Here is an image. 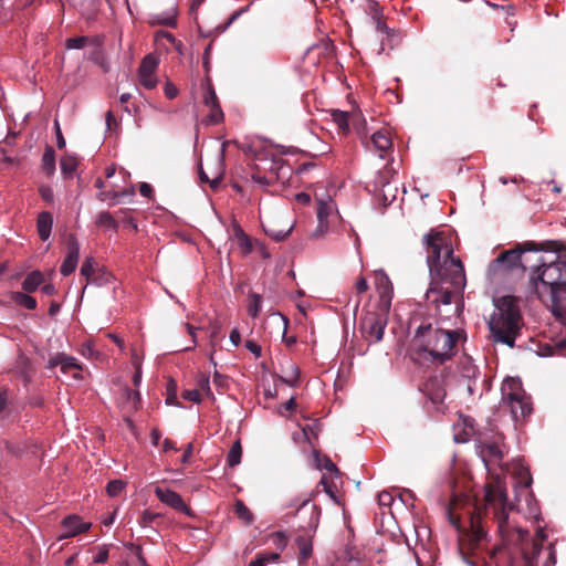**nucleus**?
Listing matches in <instances>:
<instances>
[{"instance_id":"c9c22d12","label":"nucleus","mask_w":566,"mask_h":566,"mask_svg":"<svg viewBox=\"0 0 566 566\" xmlns=\"http://www.w3.org/2000/svg\"><path fill=\"white\" fill-rule=\"evenodd\" d=\"M394 174H395V171L392 169L385 167L384 170H380L378 172L376 180H375V186L377 188L386 187L389 184L390 178L392 177Z\"/></svg>"},{"instance_id":"0eeeda50","label":"nucleus","mask_w":566,"mask_h":566,"mask_svg":"<svg viewBox=\"0 0 566 566\" xmlns=\"http://www.w3.org/2000/svg\"><path fill=\"white\" fill-rule=\"evenodd\" d=\"M296 513L308 516V520L300 525L303 534L297 535L295 539L300 551L298 563L302 565L312 556L313 547L311 538L318 526L321 509L315 504H310L308 499H304L301 501Z\"/></svg>"},{"instance_id":"49530a36","label":"nucleus","mask_w":566,"mask_h":566,"mask_svg":"<svg viewBox=\"0 0 566 566\" xmlns=\"http://www.w3.org/2000/svg\"><path fill=\"white\" fill-rule=\"evenodd\" d=\"M248 9H249V6H248V7H244V8H241V9H239V10H237V11H234V12L229 17L228 21H227L223 25H219L218 28H219L221 31L227 30V29H228V28H229V27H230L234 21H237V20H238V18H239L242 13L247 12V11H248Z\"/></svg>"},{"instance_id":"69168bd1","label":"nucleus","mask_w":566,"mask_h":566,"mask_svg":"<svg viewBox=\"0 0 566 566\" xmlns=\"http://www.w3.org/2000/svg\"><path fill=\"white\" fill-rule=\"evenodd\" d=\"M61 353L56 354L55 356L51 357L48 361L46 368L52 369L56 366L61 367L62 364Z\"/></svg>"},{"instance_id":"7ed1b4c3","label":"nucleus","mask_w":566,"mask_h":566,"mask_svg":"<svg viewBox=\"0 0 566 566\" xmlns=\"http://www.w3.org/2000/svg\"><path fill=\"white\" fill-rule=\"evenodd\" d=\"M462 337L465 338L462 329L448 331L426 324L417 328L411 347L418 360L442 365L457 354Z\"/></svg>"},{"instance_id":"ea45409f","label":"nucleus","mask_w":566,"mask_h":566,"mask_svg":"<svg viewBox=\"0 0 566 566\" xmlns=\"http://www.w3.org/2000/svg\"><path fill=\"white\" fill-rule=\"evenodd\" d=\"M90 42L88 36H76L66 40L65 45L67 49H82Z\"/></svg>"},{"instance_id":"338daca9","label":"nucleus","mask_w":566,"mask_h":566,"mask_svg":"<svg viewBox=\"0 0 566 566\" xmlns=\"http://www.w3.org/2000/svg\"><path fill=\"white\" fill-rule=\"evenodd\" d=\"M108 559V551L107 549H101L97 555L94 557V563L102 564L105 563Z\"/></svg>"},{"instance_id":"4be33fe9","label":"nucleus","mask_w":566,"mask_h":566,"mask_svg":"<svg viewBox=\"0 0 566 566\" xmlns=\"http://www.w3.org/2000/svg\"><path fill=\"white\" fill-rule=\"evenodd\" d=\"M333 122L337 125L339 132L343 134H346L349 132V113L339 111V109H333L331 113Z\"/></svg>"},{"instance_id":"a19ab883","label":"nucleus","mask_w":566,"mask_h":566,"mask_svg":"<svg viewBox=\"0 0 566 566\" xmlns=\"http://www.w3.org/2000/svg\"><path fill=\"white\" fill-rule=\"evenodd\" d=\"M95 261L93 258L88 256L84 260L81 266V274L85 276L87 281L91 280L92 274L94 273Z\"/></svg>"},{"instance_id":"f3484780","label":"nucleus","mask_w":566,"mask_h":566,"mask_svg":"<svg viewBox=\"0 0 566 566\" xmlns=\"http://www.w3.org/2000/svg\"><path fill=\"white\" fill-rule=\"evenodd\" d=\"M503 446H501L497 441L493 442H483L481 446V457L485 463L493 462L500 463V461L504 458L505 450H503Z\"/></svg>"},{"instance_id":"4d7b16f0","label":"nucleus","mask_w":566,"mask_h":566,"mask_svg":"<svg viewBox=\"0 0 566 566\" xmlns=\"http://www.w3.org/2000/svg\"><path fill=\"white\" fill-rule=\"evenodd\" d=\"M164 92L168 99H174L178 95L177 87L169 82L165 84Z\"/></svg>"},{"instance_id":"9d476101","label":"nucleus","mask_w":566,"mask_h":566,"mask_svg":"<svg viewBox=\"0 0 566 566\" xmlns=\"http://www.w3.org/2000/svg\"><path fill=\"white\" fill-rule=\"evenodd\" d=\"M387 325L385 315L368 313L361 321L360 328L369 342H379L382 339L384 331Z\"/></svg>"},{"instance_id":"aec40b11","label":"nucleus","mask_w":566,"mask_h":566,"mask_svg":"<svg viewBox=\"0 0 566 566\" xmlns=\"http://www.w3.org/2000/svg\"><path fill=\"white\" fill-rule=\"evenodd\" d=\"M218 170L213 174L212 178H210L206 171L203 170L201 164L199 165V179L201 182L210 184L212 188H217L222 180L223 176V157L222 155L217 159Z\"/></svg>"},{"instance_id":"dca6fc26","label":"nucleus","mask_w":566,"mask_h":566,"mask_svg":"<svg viewBox=\"0 0 566 566\" xmlns=\"http://www.w3.org/2000/svg\"><path fill=\"white\" fill-rule=\"evenodd\" d=\"M62 526L65 533L61 535V538H70L87 532L92 524L83 522L77 515H69L63 518Z\"/></svg>"},{"instance_id":"4468645a","label":"nucleus","mask_w":566,"mask_h":566,"mask_svg":"<svg viewBox=\"0 0 566 566\" xmlns=\"http://www.w3.org/2000/svg\"><path fill=\"white\" fill-rule=\"evenodd\" d=\"M157 66H158V61L154 55L147 54L143 59V61L139 65V69H138V78H139L140 84L145 88L151 90V88L156 87L157 80L155 77V71H156Z\"/></svg>"},{"instance_id":"864d4df0","label":"nucleus","mask_w":566,"mask_h":566,"mask_svg":"<svg viewBox=\"0 0 566 566\" xmlns=\"http://www.w3.org/2000/svg\"><path fill=\"white\" fill-rule=\"evenodd\" d=\"M368 287L369 286H368L366 279L364 276H359L355 284V290H356L357 295H360V294L367 292Z\"/></svg>"},{"instance_id":"f257e3e1","label":"nucleus","mask_w":566,"mask_h":566,"mask_svg":"<svg viewBox=\"0 0 566 566\" xmlns=\"http://www.w3.org/2000/svg\"><path fill=\"white\" fill-rule=\"evenodd\" d=\"M485 505L467 504L458 511L451 502L447 509L450 524L458 532V548L462 559L471 566H510V547L518 549L523 566H536L543 552L545 534L541 530L530 541L527 530L511 525L507 511L513 504L507 502L505 490L499 482L485 485Z\"/></svg>"},{"instance_id":"cd10ccee","label":"nucleus","mask_w":566,"mask_h":566,"mask_svg":"<svg viewBox=\"0 0 566 566\" xmlns=\"http://www.w3.org/2000/svg\"><path fill=\"white\" fill-rule=\"evenodd\" d=\"M280 558V555L274 552H262L259 553L255 558L249 564V566H266L270 563H274Z\"/></svg>"},{"instance_id":"bf43d9fd","label":"nucleus","mask_w":566,"mask_h":566,"mask_svg":"<svg viewBox=\"0 0 566 566\" xmlns=\"http://www.w3.org/2000/svg\"><path fill=\"white\" fill-rule=\"evenodd\" d=\"M55 132H56V146L59 149H63L65 147V139L63 137V134L61 132L57 120H55Z\"/></svg>"},{"instance_id":"e2e57ef3","label":"nucleus","mask_w":566,"mask_h":566,"mask_svg":"<svg viewBox=\"0 0 566 566\" xmlns=\"http://www.w3.org/2000/svg\"><path fill=\"white\" fill-rule=\"evenodd\" d=\"M139 192L143 197L150 198L154 192V189L149 184L142 182L139 186Z\"/></svg>"},{"instance_id":"f704fd0d","label":"nucleus","mask_w":566,"mask_h":566,"mask_svg":"<svg viewBox=\"0 0 566 566\" xmlns=\"http://www.w3.org/2000/svg\"><path fill=\"white\" fill-rule=\"evenodd\" d=\"M235 234L238 238L239 247L241 248L244 254H249L252 251V243L249 237L243 232V230L238 227L235 229Z\"/></svg>"},{"instance_id":"20e7f679","label":"nucleus","mask_w":566,"mask_h":566,"mask_svg":"<svg viewBox=\"0 0 566 566\" xmlns=\"http://www.w3.org/2000/svg\"><path fill=\"white\" fill-rule=\"evenodd\" d=\"M427 251V264L431 277H450L458 289L465 286L464 266L453 256V248L444 232L431 231L423 237Z\"/></svg>"},{"instance_id":"473e14b6","label":"nucleus","mask_w":566,"mask_h":566,"mask_svg":"<svg viewBox=\"0 0 566 566\" xmlns=\"http://www.w3.org/2000/svg\"><path fill=\"white\" fill-rule=\"evenodd\" d=\"M262 297L256 293L249 295L248 313L252 317H256L261 311Z\"/></svg>"},{"instance_id":"2f4dec72","label":"nucleus","mask_w":566,"mask_h":566,"mask_svg":"<svg viewBox=\"0 0 566 566\" xmlns=\"http://www.w3.org/2000/svg\"><path fill=\"white\" fill-rule=\"evenodd\" d=\"M234 512L237 516L243 520L245 523H252L253 514L249 510V507L241 500H237L234 504Z\"/></svg>"},{"instance_id":"72a5a7b5","label":"nucleus","mask_w":566,"mask_h":566,"mask_svg":"<svg viewBox=\"0 0 566 566\" xmlns=\"http://www.w3.org/2000/svg\"><path fill=\"white\" fill-rule=\"evenodd\" d=\"M61 358L63 360L61 364V371L63 374H67L72 369L82 370V366L76 361L74 357L61 353Z\"/></svg>"},{"instance_id":"680f3d73","label":"nucleus","mask_w":566,"mask_h":566,"mask_svg":"<svg viewBox=\"0 0 566 566\" xmlns=\"http://www.w3.org/2000/svg\"><path fill=\"white\" fill-rule=\"evenodd\" d=\"M155 38H156L157 41L159 39H165V40H167L171 44L176 43L175 36L170 32H167V31H158V32H156Z\"/></svg>"},{"instance_id":"79ce46f5","label":"nucleus","mask_w":566,"mask_h":566,"mask_svg":"<svg viewBox=\"0 0 566 566\" xmlns=\"http://www.w3.org/2000/svg\"><path fill=\"white\" fill-rule=\"evenodd\" d=\"M298 377H300V369L297 366L295 365H291V375L290 376H286V377H281V380L291 386V387H294L297 385L298 382Z\"/></svg>"},{"instance_id":"603ef678","label":"nucleus","mask_w":566,"mask_h":566,"mask_svg":"<svg viewBox=\"0 0 566 566\" xmlns=\"http://www.w3.org/2000/svg\"><path fill=\"white\" fill-rule=\"evenodd\" d=\"M392 501V495L389 492L384 491L378 494V503L380 506H390Z\"/></svg>"},{"instance_id":"09e8293b","label":"nucleus","mask_w":566,"mask_h":566,"mask_svg":"<svg viewBox=\"0 0 566 566\" xmlns=\"http://www.w3.org/2000/svg\"><path fill=\"white\" fill-rule=\"evenodd\" d=\"M182 398L199 403L201 401V392L198 389H188L182 392Z\"/></svg>"},{"instance_id":"bb28decb","label":"nucleus","mask_w":566,"mask_h":566,"mask_svg":"<svg viewBox=\"0 0 566 566\" xmlns=\"http://www.w3.org/2000/svg\"><path fill=\"white\" fill-rule=\"evenodd\" d=\"M150 24H159L165 27L174 28L177 24L175 8L171 9L170 13L167 14H154L149 20Z\"/></svg>"},{"instance_id":"052dcab7","label":"nucleus","mask_w":566,"mask_h":566,"mask_svg":"<svg viewBox=\"0 0 566 566\" xmlns=\"http://www.w3.org/2000/svg\"><path fill=\"white\" fill-rule=\"evenodd\" d=\"M245 347L249 349L252 354H254L255 357L261 356V347L253 340L248 339L245 342Z\"/></svg>"},{"instance_id":"58836bf2","label":"nucleus","mask_w":566,"mask_h":566,"mask_svg":"<svg viewBox=\"0 0 566 566\" xmlns=\"http://www.w3.org/2000/svg\"><path fill=\"white\" fill-rule=\"evenodd\" d=\"M319 431V423L315 420L312 424H305L302 427V432L307 441H311V438H317Z\"/></svg>"},{"instance_id":"2eb2a0df","label":"nucleus","mask_w":566,"mask_h":566,"mask_svg":"<svg viewBox=\"0 0 566 566\" xmlns=\"http://www.w3.org/2000/svg\"><path fill=\"white\" fill-rule=\"evenodd\" d=\"M80 256V243L74 234H70L66 239V256L61 265V274L69 276L77 266Z\"/></svg>"},{"instance_id":"6e6552de","label":"nucleus","mask_w":566,"mask_h":566,"mask_svg":"<svg viewBox=\"0 0 566 566\" xmlns=\"http://www.w3.org/2000/svg\"><path fill=\"white\" fill-rule=\"evenodd\" d=\"M502 401L511 410L515 421L524 420L532 412L530 398L526 397L520 381L509 378L502 388Z\"/></svg>"},{"instance_id":"a211bd4d","label":"nucleus","mask_w":566,"mask_h":566,"mask_svg":"<svg viewBox=\"0 0 566 566\" xmlns=\"http://www.w3.org/2000/svg\"><path fill=\"white\" fill-rule=\"evenodd\" d=\"M370 143L374 149L379 151L381 159L386 158V155L392 150V140L388 132L378 130L374 133Z\"/></svg>"},{"instance_id":"c756f323","label":"nucleus","mask_w":566,"mask_h":566,"mask_svg":"<svg viewBox=\"0 0 566 566\" xmlns=\"http://www.w3.org/2000/svg\"><path fill=\"white\" fill-rule=\"evenodd\" d=\"M333 209H334V207H333L332 202H327V201H323V200L318 201L317 218H318L321 227H323L327 222V218L332 213Z\"/></svg>"},{"instance_id":"f03ea898","label":"nucleus","mask_w":566,"mask_h":566,"mask_svg":"<svg viewBox=\"0 0 566 566\" xmlns=\"http://www.w3.org/2000/svg\"><path fill=\"white\" fill-rule=\"evenodd\" d=\"M558 243L556 252L549 249L542 251L552 252V255H536L531 281L534 284L541 282L543 290L538 291L539 296L556 317H562L566 313V259L560 254L563 245Z\"/></svg>"},{"instance_id":"a878e982","label":"nucleus","mask_w":566,"mask_h":566,"mask_svg":"<svg viewBox=\"0 0 566 566\" xmlns=\"http://www.w3.org/2000/svg\"><path fill=\"white\" fill-rule=\"evenodd\" d=\"M460 370L463 377L469 380L475 379L479 375V368L473 364L472 359L468 356L463 357L460 361Z\"/></svg>"},{"instance_id":"5701e85b","label":"nucleus","mask_w":566,"mask_h":566,"mask_svg":"<svg viewBox=\"0 0 566 566\" xmlns=\"http://www.w3.org/2000/svg\"><path fill=\"white\" fill-rule=\"evenodd\" d=\"M42 169L48 175L51 176L55 171V153L51 146H46L43 157H42Z\"/></svg>"},{"instance_id":"de8ad7c7","label":"nucleus","mask_w":566,"mask_h":566,"mask_svg":"<svg viewBox=\"0 0 566 566\" xmlns=\"http://www.w3.org/2000/svg\"><path fill=\"white\" fill-rule=\"evenodd\" d=\"M546 559L543 563V566H554L556 563V552L553 544H549L546 549Z\"/></svg>"},{"instance_id":"423d86ee","label":"nucleus","mask_w":566,"mask_h":566,"mask_svg":"<svg viewBox=\"0 0 566 566\" xmlns=\"http://www.w3.org/2000/svg\"><path fill=\"white\" fill-rule=\"evenodd\" d=\"M558 241H545L536 243L533 241L524 242L518 244L515 249L502 252L491 264L492 271L497 270H513L515 268L522 269L523 271L533 269V258L528 254L534 252L537 254L543 250L558 251Z\"/></svg>"},{"instance_id":"e433bc0d","label":"nucleus","mask_w":566,"mask_h":566,"mask_svg":"<svg viewBox=\"0 0 566 566\" xmlns=\"http://www.w3.org/2000/svg\"><path fill=\"white\" fill-rule=\"evenodd\" d=\"M366 12L371 18L373 22L382 18V11L376 0H367Z\"/></svg>"},{"instance_id":"4c0bfd02","label":"nucleus","mask_w":566,"mask_h":566,"mask_svg":"<svg viewBox=\"0 0 566 566\" xmlns=\"http://www.w3.org/2000/svg\"><path fill=\"white\" fill-rule=\"evenodd\" d=\"M125 489V482L122 480H113L107 483L106 492L109 496H117Z\"/></svg>"},{"instance_id":"39448f33","label":"nucleus","mask_w":566,"mask_h":566,"mask_svg":"<svg viewBox=\"0 0 566 566\" xmlns=\"http://www.w3.org/2000/svg\"><path fill=\"white\" fill-rule=\"evenodd\" d=\"M523 317L520 300L505 295L496 300L495 308L489 321V328L493 340L509 347H514L515 339L521 334Z\"/></svg>"},{"instance_id":"13d9d810","label":"nucleus","mask_w":566,"mask_h":566,"mask_svg":"<svg viewBox=\"0 0 566 566\" xmlns=\"http://www.w3.org/2000/svg\"><path fill=\"white\" fill-rule=\"evenodd\" d=\"M39 191H40V196H41V198H42L44 201H46V202H52V201H53L54 196H53V191H52V189H51L50 187H48V186H42V187L39 189Z\"/></svg>"},{"instance_id":"7c9ffc66","label":"nucleus","mask_w":566,"mask_h":566,"mask_svg":"<svg viewBox=\"0 0 566 566\" xmlns=\"http://www.w3.org/2000/svg\"><path fill=\"white\" fill-rule=\"evenodd\" d=\"M96 224L98 227L109 228V229H112L114 231H117V229H118L117 221L107 211H103V212L98 213L97 219H96Z\"/></svg>"},{"instance_id":"1a4fd4ad","label":"nucleus","mask_w":566,"mask_h":566,"mask_svg":"<svg viewBox=\"0 0 566 566\" xmlns=\"http://www.w3.org/2000/svg\"><path fill=\"white\" fill-rule=\"evenodd\" d=\"M464 286L457 287L450 277L436 276L431 277L430 286L427 290L426 298L429 303L434 304L439 308L441 304L450 305L460 297Z\"/></svg>"},{"instance_id":"37998d69","label":"nucleus","mask_w":566,"mask_h":566,"mask_svg":"<svg viewBox=\"0 0 566 566\" xmlns=\"http://www.w3.org/2000/svg\"><path fill=\"white\" fill-rule=\"evenodd\" d=\"M198 390L202 391L207 397H211L212 392L209 385V377L206 375H200L197 381Z\"/></svg>"},{"instance_id":"5fc2aeb1","label":"nucleus","mask_w":566,"mask_h":566,"mask_svg":"<svg viewBox=\"0 0 566 566\" xmlns=\"http://www.w3.org/2000/svg\"><path fill=\"white\" fill-rule=\"evenodd\" d=\"M106 119V126L108 130H113L114 128H117L118 123L117 119L112 111H107L105 115Z\"/></svg>"},{"instance_id":"ddd939ff","label":"nucleus","mask_w":566,"mask_h":566,"mask_svg":"<svg viewBox=\"0 0 566 566\" xmlns=\"http://www.w3.org/2000/svg\"><path fill=\"white\" fill-rule=\"evenodd\" d=\"M154 493L158 497V500L166 504L167 506L178 512H182L188 516H192L191 509L185 503L181 495L178 494L177 492L170 489L156 486Z\"/></svg>"},{"instance_id":"412c9836","label":"nucleus","mask_w":566,"mask_h":566,"mask_svg":"<svg viewBox=\"0 0 566 566\" xmlns=\"http://www.w3.org/2000/svg\"><path fill=\"white\" fill-rule=\"evenodd\" d=\"M44 276L41 271L35 270L27 275L22 282V289L27 293H33L43 283Z\"/></svg>"},{"instance_id":"a18cd8bd","label":"nucleus","mask_w":566,"mask_h":566,"mask_svg":"<svg viewBox=\"0 0 566 566\" xmlns=\"http://www.w3.org/2000/svg\"><path fill=\"white\" fill-rule=\"evenodd\" d=\"M119 192L118 191H99L97 193V199L101 201L112 200L111 205H115L118 202Z\"/></svg>"},{"instance_id":"774afa93","label":"nucleus","mask_w":566,"mask_h":566,"mask_svg":"<svg viewBox=\"0 0 566 566\" xmlns=\"http://www.w3.org/2000/svg\"><path fill=\"white\" fill-rule=\"evenodd\" d=\"M230 340L234 346H239L241 342V335L237 328H233L230 333Z\"/></svg>"},{"instance_id":"6e6d98bb","label":"nucleus","mask_w":566,"mask_h":566,"mask_svg":"<svg viewBox=\"0 0 566 566\" xmlns=\"http://www.w3.org/2000/svg\"><path fill=\"white\" fill-rule=\"evenodd\" d=\"M130 549L134 556L137 558L138 563L143 566H146V559L143 555V548L139 545L132 544Z\"/></svg>"},{"instance_id":"c85d7f7f","label":"nucleus","mask_w":566,"mask_h":566,"mask_svg":"<svg viewBox=\"0 0 566 566\" xmlns=\"http://www.w3.org/2000/svg\"><path fill=\"white\" fill-rule=\"evenodd\" d=\"M242 447L239 440H237L228 452L227 463L233 468L241 462Z\"/></svg>"},{"instance_id":"f8f14e48","label":"nucleus","mask_w":566,"mask_h":566,"mask_svg":"<svg viewBox=\"0 0 566 566\" xmlns=\"http://www.w3.org/2000/svg\"><path fill=\"white\" fill-rule=\"evenodd\" d=\"M421 391L434 405L440 406L443 403L447 396L446 384L443 376L429 377L421 387Z\"/></svg>"},{"instance_id":"8fccbe9b","label":"nucleus","mask_w":566,"mask_h":566,"mask_svg":"<svg viewBox=\"0 0 566 566\" xmlns=\"http://www.w3.org/2000/svg\"><path fill=\"white\" fill-rule=\"evenodd\" d=\"M125 392H126V398H127V400H128V401H132V403H133V408H134L135 410H137V409H138V407H139V403H140V395H139V392H138V391H136V390L129 389V388H128V389H126V391H125Z\"/></svg>"},{"instance_id":"c03bdc74","label":"nucleus","mask_w":566,"mask_h":566,"mask_svg":"<svg viewBox=\"0 0 566 566\" xmlns=\"http://www.w3.org/2000/svg\"><path fill=\"white\" fill-rule=\"evenodd\" d=\"M161 515L159 513H153L149 511H144L140 517V525L146 527L151 525L157 518Z\"/></svg>"},{"instance_id":"0e129e2a","label":"nucleus","mask_w":566,"mask_h":566,"mask_svg":"<svg viewBox=\"0 0 566 566\" xmlns=\"http://www.w3.org/2000/svg\"><path fill=\"white\" fill-rule=\"evenodd\" d=\"M520 483L524 489H527L532 483V478L528 471H521Z\"/></svg>"},{"instance_id":"b1692460","label":"nucleus","mask_w":566,"mask_h":566,"mask_svg":"<svg viewBox=\"0 0 566 566\" xmlns=\"http://www.w3.org/2000/svg\"><path fill=\"white\" fill-rule=\"evenodd\" d=\"M61 171L65 178H72L77 168V159L71 155H64L60 160Z\"/></svg>"},{"instance_id":"6ab92c4d","label":"nucleus","mask_w":566,"mask_h":566,"mask_svg":"<svg viewBox=\"0 0 566 566\" xmlns=\"http://www.w3.org/2000/svg\"><path fill=\"white\" fill-rule=\"evenodd\" d=\"M52 214L48 211H43L38 216L36 229L39 237L42 241H46L51 235L52 230Z\"/></svg>"},{"instance_id":"393cba45","label":"nucleus","mask_w":566,"mask_h":566,"mask_svg":"<svg viewBox=\"0 0 566 566\" xmlns=\"http://www.w3.org/2000/svg\"><path fill=\"white\" fill-rule=\"evenodd\" d=\"M11 300L19 306L28 310H34L36 307V300L24 292H12Z\"/></svg>"},{"instance_id":"9b49d317","label":"nucleus","mask_w":566,"mask_h":566,"mask_svg":"<svg viewBox=\"0 0 566 566\" xmlns=\"http://www.w3.org/2000/svg\"><path fill=\"white\" fill-rule=\"evenodd\" d=\"M203 103L206 106L210 108L209 114L207 115L205 122L209 125H218L223 122L224 114L220 107V103L216 91L212 86L211 81L207 80L206 92L203 96Z\"/></svg>"},{"instance_id":"3c124183","label":"nucleus","mask_w":566,"mask_h":566,"mask_svg":"<svg viewBox=\"0 0 566 566\" xmlns=\"http://www.w3.org/2000/svg\"><path fill=\"white\" fill-rule=\"evenodd\" d=\"M373 23H374V25H375V29H376L378 32L386 34L387 36H391V35H392L394 31H392V30H390V29L387 27V24H386V22L382 20V18H380V19H378V20L374 21Z\"/></svg>"}]
</instances>
